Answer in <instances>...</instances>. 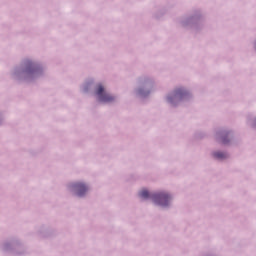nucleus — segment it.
Returning <instances> with one entry per match:
<instances>
[{"instance_id":"nucleus-7","label":"nucleus","mask_w":256,"mask_h":256,"mask_svg":"<svg viewBox=\"0 0 256 256\" xmlns=\"http://www.w3.org/2000/svg\"><path fill=\"white\" fill-rule=\"evenodd\" d=\"M169 101H171V98H168Z\"/></svg>"},{"instance_id":"nucleus-2","label":"nucleus","mask_w":256,"mask_h":256,"mask_svg":"<svg viewBox=\"0 0 256 256\" xmlns=\"http://www.w3.org/2000/svg\"><path fill=\"white\" fill-rule=\"evenodd\" d=\"M96 94L98 95L99 101H102V103H111V101L115 100L113 96L105 93V88L103 85H98Z\"/></svg>"},{"instance_id":"nucleus-5","label":"nucleus","mask_w":256,"mask_h":256,"mask_svg":"<svg viewBox=\"0 0 256 256\" xmlns=\"http://www.w3.org/2000/svg\"><path fill=\"white\" fill-rule=\"evenodd\" d=\"M185 90H183V88H179L175 91V97H183V95H185Z\"/></svg>"},{"instance_id":"nucleus-1","label":"nucleus","mask_w":256,"mask_h":256,"mask_svg":"<svg viewBox=\"0 0 256 256\" xmlns=\"http://www.w3.org/2000/svg\"><path fill=\"white\" fill-rule=\"evenodd\" d=\"M140 197L142 199H153L154 203H156V205H161L162 207H167V205H169V201L171 200V196H169V194L166 193H158V194H149V191L147 190H142L139 193Z\"/></svg>"},{"instance_id":"nucleus-6","label":"nucleus","mask_w":256,"mask_h":256,"mask_svg":"<svg viewBox=\"0 0 256 256\" xmlns=\"http://www.w3.org/2000/svg\"><path fill=\"white\" fill-rule=\"evenodd\" d=\"M222 143H227V140H225V139H222Z\"/></svg>"},{"instance_id":"nucleus-4","label":"nucleus","mask_w":256,"mask_h":256,"mask_svg":"<svg viewBox=\"0 0 256 256\" xmlns=\"http://www.w3.org/2000/svg\"><path fill=\"white\" fill-rule=\"evenodd\" d=\"M214 157L216 159H225L227 157V154L223 152H216L214 153Z\"/></svg>"},{"instance_id":"nucleus-3","label":"nucleus","mask_w":256,"mask_h":256,"mask_svg":"<svg viewBox=\"0 0 256 256\" xmlns=\"http://www.w3.org/2000/svg\"><path fill=\"white\" fill-rule=\"evenodd\" d=\"M73 187L79 197H83V195L87 193V187L83 183H76L73 185Z\"/></svg>"}]
</instances>
